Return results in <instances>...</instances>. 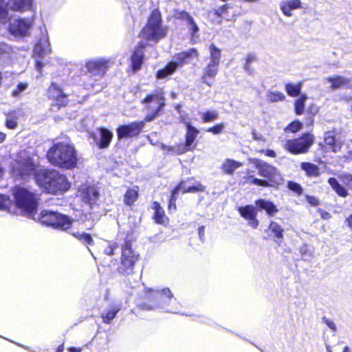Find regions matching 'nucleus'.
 Listing matches in <instances>:
<instances>
[{
	"instance_id": "44",
	"label": "nucleus",
	"mask_w": 352,
	"mask_h": 352,
	"mask_svg": "<svg viewBox=\"0 0 352 352\" xmlns=\"http://www.w3.org/2000/svg\"><path fill=\"white\" fill-rule=\"evenodd\" d=\"M28 87V84L27 82H20L17 84L15 89H14L12 91V96L14 98H19L22 96L23 92H24L27 88Z\"/></svg>"
},
{
	"instance_id": "19",
	"label": "nucleus",
	"mask_w": 352,
	"mask_h": 352,
	"mask_svg": "<svg viewBox=\"0 0 352 352\" xmlns=\"http://www.w3.org/2000/svg\"><path fill=\"white\" fill-rule=\"evenodd\" d=\"M51 52L49 37L47 33H42L39 41L35 45L33 54L35 57L42 59Z\"/></svg>"
},
{
	"instance_id": "5",
	"label": "nucleus",
	"mask_w": 352,
	"mask_h": 352,
	"mask_svg": "<svg viewBox=\"0 0 352 352\" xmlns=\"http://www.w3.org/2000/svg\"><path fill=\"white\" fill-rule=\"evenodd\" d=\"M167 33V28L162 25L161 12L154 9L148 18L146 25L141 31L140 36L147 40L157 41Z\"/></svg>"
},
{
	"instance_id": "55",
	"label": "nucleus",
	"mask_w": 352,
	"mask_h": 352,
	"mask_svg": "<svg viewBox=\"0 0 352 352\" xmlns=\"http://www.w3.org/2000/svg\"><path fill=\"white\" fill-rule=\"evenodd\" d=\"M224 124L223 123L218 124L212 127H210L206 129V131L211 132L213 134L217 135L221 133L223 129H224Z\"/></svg>"
},
{
	"instance_id": "57",
	"label": "nucleus",
	"mask_w": 352,
	"mask_h": 352,
	"mask_svg": "<svg viewBox=\"0 0 352 352\" xmlns=\"http://www.w3.org/2000/svg\"><path fill=\"white\" fill-rule=\"evenodd\" d=\"M228 8H229L228 5H227V4L223 5V6H221L219 8H218L217 10H216L214 14L219 16H221L226 13V12L227 11V10Z\"/></svg>"
},
{
	"instance_id": "17",
	"label": "nucleus",
	"mask_w": 352,
	"mask_h": 352,
	"mask_svg": "<svg viewBox=\"0 0 352 352\" xmlns=\"http://www.w3.org/2000/svg\"><path fill=\"white\" fill-rule=\"evenodd\" d=\"M18 50H14L12 46L5 43H0V63L8 65L18 58Z\"/></svg>"
},
{
	"instance_id": "16",
	"label": "nucleus",
	"mask_w": 352,
	"mask_h": 352,
	"mask_svg": "<svg viewBox=\"0 0 352 352\" xmlns=\"http://www.w3.org/2000/svg\"><path fill=\"white\" fill-rule=\"evenodd\" d=\"M32 21L30 19H14L10 21V32L15 36H25L32 25Z\"/></svg>"
},
{
	"instance_id": "10",
	"label": "nucleus",
	"mask_w": 352,
	"mask_h": 352,
	"mask_svg": "<svg viewBox=\"0 0 352 352\" xmlns=\"http://www.w3.org/2000/svg\"><path fill=\"white\" fill-rule=\"evenodd\" d=\"M199 54L196 49L192 48L189 51L183 52L177 54L173 56V60L167 64V65L162 69H160L156 74V77L159 79L164 78L172 74L178 67L187 64L192 58H197Z\"/></svg>"
},
{
	"instance_id": "28",
	"label": "nucleus",
	"mask_w": 352,
	"mask_h": 352,
	"mask_svg": "<svg viewBox=\"0 0 352 352\" xmlns=\"http://www.w3.org/2000/svg\"><path fill=\"white\" fill-rule=\"evenodd\" d=\"M219 65L209 62L208 65L204 69V73L202 76V80L204 83H206L209 86L212 85L211 83L208 82L206 80V78L209 77L211 78H214L219 71Z\"/></svg>"
},
{
	"instance_id": "26",
	"label": "nucleus",
	"mask_w": 352,
	"mask_h": 352,
	"mask_svg": "<svg viewBox=\"0 0 352 352\" xmlns=\"http://www.w3.org/2000/svg\"><path fill=\"white\" fill-rule=\"evenodd\" d=\"M300 0H284L280 3V7L285 16H291L292 10L300 8Z\"/></svg>"
},
{
	"instance_id": "7",
	"label": "nucleus",
	"mask_w": 352,
	"mask_h": 352,
	"mask_svg": "<svg viewBox=\"0 0 352 352\" xmlns=\"http://www.w3.org/2000/svg\"><path fill=\"white\" fill-rule=\"evenodd\" d=\"M35 220H38L42 224L62 230L70 228L73 222L67 215L50 210H43Z\"/></svg>"
},
{
	"instance_id": "8",
	"label": "nucleus",
	"mask_w": 352,
	"mask_h": 352,
	"mask_svg": "<svg viewBox=\"0 0 352 352\" xmlns=\"http://www.w3.org/2000/svg\"><path fill=\"white\" fill-rule=\"evenodd\" d=\"M149 113L146 116V122L153 120L165 106V97L162 89H157L148 94L143 100Z\"/></svg>"
},
{
	"instance_id": "59",
	"label": "nucleus",
	"mask_w": 352,
	"mask_h": 352,
	"mask_svg": "<svg viewBox=\"0 0 352 352\" xmlns=\"http://www.w3.org/2000/svg\"><path fill=\"white\" fill-rule=\"evenodd\" d=\"M256 56L255 54H249L246 56L245 62L247 63H250L251 64L252 62L256 60Z\"/></svg>"
},
{
	"instance_id": "48",
	"label": "nucleus",
	"mask_w": 352,
	"mask_h": 352,
	"mask_svg": "<svg viewBox=\"0 0 352 352\" xmlns=\"http://www.w3.org/2000/svg\"><path fill=\"white\" fill-rule=\"evenodd\" d=\"M219 114L215 111H208L201 113V118L204 122H209L217 119Z\"/></svg>"
},
{
	"instance_id": "50",
	"label": "nucleus",
	"mask_w": 352,
	"mask_h": 352,
	"mask_svg": "<svg viewBox=\"0 0 352 352\" xmlns=\"http://www.w3.org/2000/svg\"><path fill=\"white\" fill-rule=\"evenodd\" d=\"M3 175V170L0 167V179ZM10 204V199L4 195H0V209H6Z\"/></svg>"
},
{
	"instance_id": "6",
	"label": "nucleus",
	"mask_w": 352,
	"mask_h": 352,
	"mask_svg": "<svg viewBox=\"0 0 352 352\" xmlns=\"http://www.w3.org/2000/svg\"><path fill=\"white\" fill-rule=\"evenodd\" d=\"M139 259L140 254L132 248L131 242L129 240H125L121 245L120 264L118 267V272L124 275L132 274Z\"/></svg>"
},
{
	"instance_id": "61",
	"label": "nucleus",
	"mask_w": 352,
	"mask_h": 352,
	"mask_svg": "<svg viewBox=\"0 0 352 352\" xmlns=\"http://www.w3.org/2000/svg\"><path fill=\"white\" fill-rule=\"evenodd\" d=\"M35 67H36V70L41 73V69L43 67V64L41 60H38V59L36 60Z\"/></svg>"
},
{
	"instance_id": "41",
	"label": "nucleus",
	"mask_w": 352,
	"mask_h": 352,
	"mask_svg": "<svg viewBox=\"0 0 352 352\" xmlns=\"http://www.w3.org/2000/svg\"><path fill=\"white\" fill-rule=\"evenodd\" d=\"M307 99V96L305 94H302L295 101V103H294L295 113L297 115H301L304 112L305 103V101Z\"/></svg>"
},
{
	"instance_id": "14",
	"label": "nucleus",
	"mask_w": 352,
	"mask_h": 352,
	"mask_svg": "<svg viewBox=\"0 0 352 352\" xmlns=\"http://www.w3.org/2000/svg\"><path fill=\"white\" fill-rule=\"evenodd\" d=\"M110 59L107 58H96L87 60L85 67L87 72L96 78V80L101 79L109 67Z\"/></svg>"
},
{
	"instance_id": "54",
	"label": "nucleus",
	"mask_w": 352,
	"mask_h": 352,
	"mask_svg": "<svg viewBox=\"0 0 352 352\" xmlns=\"http://www.w3.org/2000/svg\"><path fill=\"white\" fill-rule=\"evenodd\" d=\"M287 187L289 190H291L292 191H293L298 195L302 194V189L300 185L296 182H289L287 184Z\"/></svg>"
},
{
	"instance_id": "43",
	"label": "nucleus",
	"mask_w": 352,
	"mask_h": 352,
	"mask_svg": "<svg viewBox=\"0 0 352 352\" xmlns=\"http://www.w3.org/2000/svg\"><path fill=\"white\" fill-rule=\"evenodd\" d=\"M285 99V96L278 91H268L267 93V100L270 102H276L278 101H283Z\"/></svg>"
},
{
	"instance_id": "29",
	"label": "nucleus",
	"mask_w": 352,
	"mask_h": 352,
	"mask_svg": "<svg viewBox=\"0 0 352 352\" xmlns=\"http://www.w3.org/2000/svg\"><path fill=\"white\" fill-rule=\"evenodd\" d=\"M328 82L331 83V87L333 89H337L342 87H348L347 85L351 79L346 78L340 76H335L327 78Z\"/></svg>"
},
{
	"instance_id": "21",
	"label": "nucleus",
	"mask_w": 352,
	"mask_h": 352,
	"mask_svg": "<svg viewBox=\"0 0 352 352\" xmlns=\"http://www.w3.org/2000/svg\"><path fill=\"white\" fill-rule=\"evenodd\" d=\"M49 97L55 100L56 104L60 107L67 103V96L63 94L61 89L55 83H52L48 89Z\"/></svg>"
},
{
	"instance_id": "12",
	"label": "nucleus",
	"mask_w": 352,
	"mask_h": 352,
	"mask_svg": "<svg viewBox=\"0 0 352 352\" xmlns=\"http://www.w3.org/2000/svg\"><path fill=\"white\" fill-rule=\"evenodd\" d=\"M33 0H0V21L6 23L8 18V10L24 11L30 9Z\"/></svg>"
},
{
	"instance_id": "24",
	"label": "nucleus",
	"mask_w": 352,
	"mask_h": 352,
	"mask_svg": "<svg viewBox=\"0 0 352 352\" xmlns=\"http://www.w3.org/2000/svg\"><path fill=\"white\" fill-rule=\"evenodd\" d=\"M255 204L258 210H265L267 212V214L271 217L274 216L276 213L278 212V210L276 205L273 202L268 200L263 199H257L255 201Z\"/></svg>"
},
{
	"instance_id": "39",
	"label": "nucleus",
	"mask_w": 352,
	"mask_h": 352,
	"mask_svg": "<svg viewBox=\"0 0 352 352\" xmlns=\"http://www.w3.org/2000/svg\"><path fill=\"white\" fill-rule=\"evenodd\" d=\"M210 63L219 65L221 57V50L219 48H217L215 45L212 44L210 46Z\"/></svg>"
},
{
	"instance_id": "27",
	"label": "nucleus",
	"mask_w": 352,
	"mask_h": 352,
	"mask_svg": "<svg viewBox=\"0 0 352 352\" xmlns=\"http://www.w3.org/2000/svg\"><path fill=\"white\" fill-rule=\"evenodd\" d=\"M99 132L100 139L97 144L100 148H105L109 146L113 138V133L106 128H100Z\"/></svg>"
},
{
	"instance_id": "25",
	"label": "nucleus",
	"mask_w": 352,
	"mask_h": 352,
	"mask_svg": "<svg viewBox=\"0 0 352 352\" xmlns=\"http://www.w3.org/2000/svg\"><path fill=\"white\" fill-rule=\"evenodd\" d=\"M144 45L142 43L137 47L131 56V65L134 71L139 69L142 64L144 52L143 48Z\"/></svg>"
},
{
	"instance_id": "32",
	"label": "nucleus",
	"mask_w": 352,
	"mask_h": 352,
	"mask_svg": "<svg viewBox=\"0 0 352 352\" xmlns=\"http://www.w3.org/2000/svg\"><path fill=\"white\" fill-rule=\"evenodd\" d=\"M174 189H178V193L182 191L183 193L202 192L204 187L199 183L196 185L187 186L186 182H182Z\"/></svg>"
},
{
	"instance_id": "3",
	"label": "nucleus",
	"mask_w": 352,
	"mask_h": 352,
	"mask_svg": "<svg viewBox=\"0 0 352 352\" xmlns=\"http://www.w3.org/2000/svg\"><path fill=\"white\" fill-rule=\"evenodd\" d=\"M36 184L45 192L62 194L69 190L70 184L65 175L56 170L43 168L36 175Z\"/></svg>"
},
{
	"instance_id": "36",
	"label": "nucleus",
	"mask_w": 352,
	"mask_h": 352,
	"mask_svg": "<svg viewBox=\"0 0 352 352\" xmlns=\"http://www.w3.org/2000/svg\"><path fill=\"white\" fill-rule=\"evenodd\" d=\"M242 166L241 162H236L233 160L228 159L222 164V169L226 174L231 175L234 171Z\"/></svg>"
},
{
	"instance_id": "4",
	"label": "nucleus",
	"mask_w": 352,
	"mask_h": 352,
	"mask_svg": "<svg viewBox=\"0 0 352 352\" xmlns=\"http://www.w3.org/2000/svg\"><path fill=\"white\" fill-rule=\"evenodd\" d=\"M16 206L29 218L36 219L38 208L36 195L27 188L16 186L13 190Z\"/></svg>"
},
{
	"instance_id": "9",
	"label": "nucleus",
	"mask_w": 352,
	"mask_h": 352,
	"mask_svg": "<svg viewBox=\"0 0 352 352\" xmlns=\"http://www.w3.org/2000/svg\"><path fill=\"white\" fill-rule=\"evenodd\" d=\"M42 170L39 168L36 160L30 156H20L13 168L14 173L23 180H27L32 176L36 180V175Z\"/></svg>"
},
{
	"instance_id": "47",
	"label": "nucleus",
	"mask_w": 352,
	"mask_h": 352,
	"mask_svg": "<svg viewBox=\"0 0 352 352\" xmlns=\"http://www.w3.org/2000/svg\"><path fill=\"white\" fill-rule=\"evenodd\" d=\"M248 182L251 184L257 185L260 186L264 187H270L273 186V184H270V182L267 180H263L258 178H254L252 175L249 176Z\"/></svg>"
},
{
	"instance_id": "58",
	"label": "nucleus",
	"mask_w": 352,
	"mask_h": 352,
	"mask_svg": "<svg viewBox=\"0 0 352 352\" xmlns=\"http://www.w3.org/2000/svg\"><path fill=\"white\" fill-rule=\"evenodd\" d=\"M306 199L311 206H316L319 204L318 199L315 197L307 196Z\"/></svg>"
},
{
	"instance_id": "46",
	"label": "nucleus",
	"mask_w": 352,
	"mask_h": 352,
	"mask_svg": "<svg viewBox=\"0 0 352 352\" xmlns=\"http://www.w3.org/2000/svg\"><path fill=\"white\" fill-rule=\"evenodd\" d=\"M302 258L305 261L309 260L313 256V252L306 244H302L298 248Z\"/></svg>"
},
{
	"instance_id": "23",
	"label": "nucleus",
	"mask_w": 352,
	"mask_h": 352,
	"mask_svg": "<svg viewBox=\"0 0 352 352\" xmlns=\"http://www.w3.org/2000/svg\"><path fill=\"white\" fill-rule=\"evenodd\" d=\"M122 305L119 302H112L107 309L104 310L101 314L102 322L109 324L116 316L117 314L121 309Z\"/></svg>"
},
{
	"instance_id": "38",
	"label": "nucleus",
	"mask_w": 352,
	"mask_h": 352,
	"mask_svg": "<svg viewBox=\"0 0 352 352\" xmlns=\"http://www.w3.org/2000/svg\"><path fill=\"white\" fill-rule=\"evenodd\" d=\"M118 243L116 241H108L103 246V253L107 256H113L118 250Z\"/></svg>"
},
{
	"instance_id": "2",
	"label": "nucleus",
	"mask_w": 352,
	"mask_h": 352,
	"mask_svg": "<svg viewBox=\"0 0 352 352\" xmlns=\"http://www.w3.org/2000/svg\"><path fill=\"white\" fill-rule=\"evenodd\" d=\"M47 158L54 166L64 169L76 167L78 162L74 146L64 142L54 143L47 153Z\"/></svg>"
},
{
	"instance_id": "63",
	"label": "nucleus",
	"mask_w": 352,
	"mask_h": 352,
	"mask_svg": "<svg viewBox=\"0 0 352 352\" xmlns=\"http://www.w3.org/2000/svg\"><path fill=\"white\" fill-rule=\"evenodd\" d=\"M320 216L323 219H329L331 218V214L329 212L323 210L320 212Z\"/></svg>"
},
{
	"instance_id": "45",
	"label": "nucleus",
	"mask_w": 352,
	"mask_h": 352,
	"mask_svg": "<svg viewBox=\"0 0 352 352\" xmlns=\"http://www.w3.org/2000/svg\"><path fill=\"white\" fill-rule=\"evenodd\" d=\"M6 126L10 129H14L17 126V117L15 113H10L7 115L6 120Z\"/></svg>"
},
{
	"instance_id": "42",
	"label": "nucleus",
	"mask_w": 352,
	"mask_h": 352,
	"mask_svg": "<svg viewBox=\"0 0 352 352\" xmlns=\"http://www.w3.org/2000/svg\"><path fill=\"white\" fill-rule=\"evenodd\" d=\"M72 235L82 243H83L85 245H91L93 243V239L91 235L84 232H73Z\"/></svg>"
},
{
	"instance_id": "33",
	"label": "nucleus",
	"mask_w": 352,
	"mask_h": 352,
	"mask_svg": "<svg viewBox=\"0 0 352 352\" xmlns=\"http://www.w3.org/2000/svg\"><path fill=\"white\" fill-rule=\"evenodd\" d=\"M328 183L332 189L341 197H346L349 195L347 190L341 185L334 177H330Z\"/></svg>"
},
{
	"instance_id": "15",
	"label": "nucleus",
	"mask_w": 352,
	"mask_h": 352,
	"mask_svg": "<svg viewBox=\"0 0 352 352\" xmlns=\"http://www.w3.org/2000/svg\"><path fill=\"white\" fill-rule=\"evenodd\" d=\"M145 120L136 121L118 126L117 129L118 139L132 138L138 136L142 132L145 125Z\"/></svg>"
},
{
	"instance_id": "13",
	"label": "nucleus",
	"mask_w": 352,
	"mask_h": 352,
	"mask_svg": "<svg viewBox=\"0 0 352 352\" xmlns=\"http://www.w3.org/2000/svg\"><path fill=\"white\" fill-rule=\"evenodd\" d=\"M314 140L313 135L305 133L300 138L287 140L285 147L293 154L305 153L313 144Z\"/></svg>"
},
{
	"instance_id": "20",
	"label": "nucleus",
	"mask_w": 352,
	"mask_h": 352,
	"mask_svg": "<svg viewBox=\"0 0 352 352\" xmlns=\"http://www.w3.org/2000/svg\"><path fill=\"white\" fill-rule=\"evenodd\" d=\"M185 124L186 126V142L184 145L178 147L177 151L178 154L185 153L188 151L199 133V130L192 126L190 122H185Z\"/></svg>"
},
{
	"instance_id": "52",
	"label": "nucleus",
	"mask_w": 352,
	"mask_h": 352,
	"mask_svg": "<svg viewBox=\"0 0 352 352\" xmlns=\"http://www.w3.org/2000/svg\"><path fill=\"white\" fill-rule=\"evenodd\" d=\"M302 126V124L298 121L296 120L289 124L285 129L286 131H290L292 133H296L300 130Z\"/></svg>"
},
{
	"instance_id": "40",
	"label": "nucleus",
	"mask_w": 352,
	"mask_h": 352,
	"mask_svg": "<svg viewBox=\"0 0 352 352\" xmlns=\"http://www.w3.org/2000/svg\"><path fill=\"white\" fill-rule=\"evenodd\" d=\"M301 87V83H287L285 85V91L289 96L296 97L300 94Z\"/></svg>"
},
{
	"instance_id": "30",
	"label": "nucleus",
	"mask_w": 352,
	"mask_h": 352,
	"mask_svg": "<svg viewBox=\"0 0 352 352\" xmlns=\"http://www.w3.org/2000/svg\"><path fill=\"white\" fill-rule=\"evenodd\" d=\"M300 168L305 172L306 175L309 177H317L320 174L319 167L310 162H302Z\"/></svg>"
},
{
	"instance_id": "56",
	"label": "nucleus",
	"mask_w": 352,
	"mask_h": 352,
	"mask_svg": "<svg viewBox=\"0 0 352 352\" xmlns=\"http://www.w3.org/2000/svg\"><path fill=\"white\" fill-rule=\"evenodd\" d=\"M322 322L328 326L333 331H336V324L331 320L327 318L326 317L322 318Z\"/></svg>"
},
{
	"instance_id": "34",
	"label": "nucleus",
	"mask_w": 352,
	"mask_h": 352,
	"mask_svg": "<svg viewBox=\"0 0 352 352\" xmlns=\"http://www.w3.org/2000/svg\"><path fill=\"white\" fill-rule=\"evenodd\" d=\"M177 17L186 21L189 30L191 31L192 34L195 35L199 30V28L195 23L192 17L186 12H180L177 14Z\"/></svg>"
},
{
	"instance_id": "37",
	"label": "nucleus",
	"mask_w": 352,
	"mask_h": 352,
	"mask_svg": "<svg viewBox=\"0 0 352 352\" xmlns=\"http://www.w3.org/2000/svg\"><path fill=\"white\" fill-rule=\"evenodd\" d=\"M138 196V187L129 189L124 195V202L128 206L132 205L137 199Z\"/></svg>"
},
{
	"instance_id": "18",
	"label": "nucleus",
	"mask_w": 352,
	"mask_h": 352,
	"mask_svg": "<svg viewBox=\"0 0 352 352\" xmlns=\"http://www.w3.org/2000/svg\"><path fill=\"white\" fill-rule=\"evenodd\" d=\"M240 215L248 221V225L253 228L258 226V221L256 219L257 209L252 205H247L238 208Z\"/></svg>"
},
{
	"instance_id": "53",
	"label": "nucleus",
	"mask_w": 352,
	"mask_h": 352,
	"mask_svg": "<svg viewBox=\"0 0 352 352\" xmlns=\"http://www.w3.org/2000/svg\"><path fill=\"white\" fill-rule=\"evenodd\" d=\"M340 179L349 188L352 189V175L344 173L340 175Z\"/></svg>"
},
{
	"instance_id": "22",
	"label": "nucleus",
	"mask_w": 352,
	"mask_h": 352,
	"mask_svg": "<svg viewBox=\"0 0 352 352\" xmlns=\"http://www.w3.org/2000/svg\"><path fill=\"white\" fill-rule=\"evenodd\" d=\"M80 192L83 201L91 206L96 202L100 195L94 186L84 187L80 190Z\"/></svg>"
},
{
	"instance_id": "60",
	"label": "nucleus",
	"mask_w": 352,
	"mask_h": 352,
	"mask_svg": "<svg viewBox=\"0 0 352 352\" xmlns=\"http://www.w3.org/2000/svg\"><path fill=\"white\" fill-rule=\"evenodd\" d=\"M262 153H264L265 155L271 157H276V153L274 151L271 149H267V150H262Z\"/></svg>"
},
{
	"instance_id": "31",
	"label": "nucleus",
	"mask_w": 352,
	"mask_h": 352,
	"mask_svg": "<svg viewBox=\"0 0 352 352\" xmlns=\"http://www.w3.org/2000/svg\"><path fill=\"white\" fill-rule=\"evenodd\" d=\"M268 229L275 237L274 241L280 245L281 243V239L283 237V228L277 222L271 221Z\"/></svg>"
},
{
	"instance_id": "49",
	"label": "nucleus",
	"mask_w": 352,
	"mask_h": 352,
	"mask_svg": "<svg viewBox=\"0 0 352 352\" xmlns=\"http://www.w3.org/2000/svg\"><path fill=\"white\" fill-rule=\"evenodd\" d=\"M324 142L327 145L329 146L333 151H336V140L332 133L327 132L324 135Z\"/></svg>"
},
{
	"instance_id": "1",
	"label": "nucleus",
	"mask_w": 352,
	"mask_h": 352,
	"mask_svg": "<svg viewBox=\"0 0 352 352\" xmlns=\"http://www.w3.org/2000/svg\"><path fill=\"white\" fill-rule=\"evenodd\" d=\"M144 299L146 301L140 305L142 309L150 311L163 309L168 312L179 313L180 304L168 287L158 289H146Z\"/></svg>"
},
{
	"instance_id": "64",
	"label": "nucleus",
	"mask_w": 352,
	"mask_h": 352,
	"mask_svg": "<svg viewBox=\"0 0 352 352\" xmlns=\"http://www.w3.org/2000/svg\"><path fill=\"white\" fill-rule=\"evenodd\" d=\"M346 222L348 223V225L349 227L352 228V214H351L347 219Z\"/></svg>"
},
{
	"instance_id": "51",
	"label": "nucleus",
	"mask_w": 352,
	"mask_h": 352,
	"mask_svg": "<svg viewBox=\"0 0 352 352\" xmlns=\"http://www.w3.org/2000/svg\"><path fill=\"white\" fill-rule=\"evenodd\" d=\"M178 195V189H173L172 191V195L169 200V204H168V210L170 212L171 211H175L176 210V200H177V196Z\"/></svg>"
},
{
	"instance_id": "35",
	"label": "nucleus",
	"mask_w": 352,
	"mask_h": 352,
	"mask_svg": "<svg viewBox=\"0 0 352 352\" xmlns=\"http://www.w3.org/2000/svg\"><path fill=\"white\" fill-rule=\"evenodd\" d=\"M152 208L155 210L154 219L160 224H163L166 221V216L164 209L161 207L160 204L156 201L153 202Z\"/></svg>"
},
{
	"instance_id": "62",
	"label": "nucleus",
	"mask_w": 352,
	"mask_h": 352,
	"mask_svg": "<svg viewBox=\"0 0 352 352\" xmlns=\"http://www.w3.org/2000/svg\"><path fill=\"white\" fill-rule=\"evenodd\" d=\"M204 230H205L204 226H200L198 228V234H199L200 240L202 241H204Z\"/></svg>"
},
{
	"instance_id": "11",
	"label": "nucleus",
	"mask_w": 352,
	"mask_h": 352,
	"mask_svg": "<svg viewBox=\"0 0 352 352\" xmlns=\"http://www.w3.org/2000/svg\"><path fill=\"white\" fill-rule=\"evenodd\" d=\"M250 161L254 164L256 168L258 170V175L267 179V181L273 184V186L279 185L282 183L283 177L276 168L256 158L251 159Z\"/></svg>"
}]
</instances>
